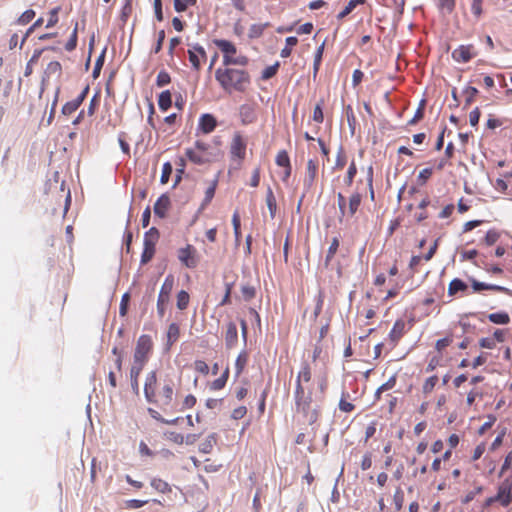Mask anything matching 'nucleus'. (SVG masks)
Wrapping results in <instances>:
<instances>
[{"instance_id": "nucleus-33", "label": "nucleus", "mask_w": 512, "mask_h": 512, "mask_svg": "<svg viewBox=\"0 0 512 512\" xmlns=\"http://www.w3.org/2000/svg\"><path fill=\"white\" fill-rule=\"evenodd\" d=\"M176 305L179 310H185L187 309L189 302H190V296L188 292L185 290H181L178 292L176 297Z\"/></svg>"}, {"instance_id": "nucleus-55", "label": "nucleus", "mask_w": 512, "mask_h": 512, "mask_svg": "<svg viewBox=\"0 0 512 512\" xmlns=\"http://www.w3.org/2000/svg\"><path fill=\"white\" fill-rule=\"evenodd\" d=\"M323 104H324V100L321 99L319 101V103L316 104L314 111H313L312 118L317 123H322L324 120V115H323V110H322Z\"/></svg>"}, {"instance_id": "nucleus-57", "label": "nucleus", "mask_w": 512, "mask_h": 512, "mask_svg": "<svg viewBox=\"0 0 512 512\" xmlns=\"http://www.w3.org/2000/svg\"><path fill=\"white\" fill-rule=\"evenodd\" d=\"M393 500H394L395 509L397 511H400L402 509L403 503H404V493L400 487H398L396 489V491L394 493Z\"/></svg>"}, {"instance_id": "nucleus-36", "label": "nucleus", "mask_w": 512, "mask_h": 512, "mask_svg": "<svg viewBox=\"0 0 512 512\" xmlns=\"http://www.w3.org/2000/svg\"><path fill=\"white\" fill-rule=\"evenodd\" d=\"M148 413L153 419H155L159 422L168 424V425H176L180 419L179 417H177L172 420H167V419L163 418L162 415L157 410H155L153 408H148Z\"/></svg>"}, {"instance_id": "nucleus-59", "label": "nucleus", "mask_w": 512, "mask_h": 512, "mask_svg": "<svg viewBox=\"0 0 512 512\" xmlns=\"http://www.w3.org/2000/svg\"><path fill=\"white\" fill-rule=\"evenodd\" d=\"M35 17V11L32 9H28L23 12L17 20L18 24L25 25L31 22Z\"/></svg>"}, {"instance_id": "nucleus-3", "label": "nucleus", "mask_w": 512, "mask_h": 512, "mask_svg": "<svg viewBox=\"0 0 512 512\" xmlns=\"http://www.w3.org/2000/svg\"><path fill=\"white\" fill-rule=\"evenodd\" d=\"M215 79L220 87L229 94L233 92L244 93L251 84V77L247 70L230 66L217 68Z\"/></svg>"}, {"instance_id": "nucleus-58", "label": "nucleus", "mask_w": 512, "mask_h": 512, "mask_svg": "<svg viewBox=\"0 0 512 512\" xmlns=\"http://www.w3.org/2000/svg\"><path fill=\"white\" fill-rule=\"evenodd\" d=\"M171 82V77L168 72L165 70H162L158 73L156 78V85L158 87H163L165 85H168Z\"/></svg>"}, {"instance_id": "nucleus-13", "label": "nucleus", "mask_w": 512, "mask_h": 512, "mask_svg": "<svg viewBox=\"0 0 512 512\" xmlns=\"http://www.w3.org/2000/svg\"><path fill=\"white\" fill-rule=\"evenodd\" d=\"M408 323L404 319H397L388 334V339L394 348L404 334L411 328V325L407 327Z\"/></svg>"}, {"instance_id": "nucleus-4", "label": "nucleus", "mask_w": 512, "mask_h": 512, "mask_svg": "<svg viewBox=\"0 0 512 512\" xmlns=\"http://www.w3.org/2000/svg\"><path fill=\"white\" fill-rule=\"evenodd\" d=\"M214 44L223 54L224 66H245L248 64V57L245 55H237V48L231 41L225 39H216L214 40Z\"/></svg>"}, {"instance_id": "nucleus-37", "label": "nucleus", "mask_w": 512, "mask_h": 512, "mask_svg": "<svg viewBox=\"0 0 512 512\" xmlns=\"http://www.w3.org/2000/svg\"><path fill=\"white\" fill-rule=\"evenodd\" d=\"M62 73V66L58 61H52L47 65L45 70V74L47 76H56L60 77Z\"/></svg>"}, {"instance_id": "nucleus-7", "label": "nucleus", "mask_w": 512, "mask_h": 512, "mask_svg": "<svg viewBox=\"0 0 512 512\" xmlns=\"http://www.w3.org/2000/svg\"><path fill=\"white\" fill-rule=\"evenodd\" d=\"M153 351V341L150 335H141L136 343L133 361L147 364Z\"/></svg>"}, {"instance_id": "nucleus-38", "label": "nucleus", "mask_w": 512, "mask_h": 512, "mask_svg": "<svg viewBox=\"0 0 512 512\" xmlns=\"http://www.w3.org/2000/svg\"><path fill=\"white\" fill-rule=\"evenodd\" d=\"M463 94L465 96V107H468L474 102L478 94V90L475 87L468 86L463 90Z\"/></svg>"}, {"instance_id": "nucleus-26", "label": "nucleus", "mask_w": 512, "mask_h": 512, "mask_svg": "<svg viewBox=\"0 0 512 512\" xmlns=\"http://www.w3.org/2000/svg\"><path fill=\"white\" fill-rule=\"evenodd\" d=\"M180 336V328L176 323H171L168 327L167 331V344L168 346H172Z\"/></svg>"}, {"instance_id": "nucleus-18", "label": "nucleus", "mask_w": 512, "mask_h": 512, "mask_svg": "<svg viewBox=\"0 0 512 512\" xmlns=\"http://www.w3.org/2000/svg\"><path fill=\"white\" fill-rule=\"evenodd\" d=\"M169 207L170 198L166 194H163L157 199L156 203L154 204V213L160 218H164Z\"/></svg>"}, {"instance_id": "nucleus-6", "label": "nucleus", "mask_w": 512, "mask_h": 512, "mask_svg": "<svg viewBox=\"0 0 512 512\" xmlns=\"http://www.w3.org/2000/svg\"><path fill=\"white\" fill-rule=\"evenodd\" d=\"M175 284V278L172 274L166 276L157 299V314L160 318H163L168 304L170 302L171 293Z\"/></svg>"}, {"instance_id": "nucleus-32", "label": "nucleus", "mask_w": 512, "mask_h": 512, "mask_svg": "<svg viewBox=\"0 0 512 512\" xmlns=\"http://www.w3.org/2000/svg\"><path fill=\"white\" fill-rule=\"evenodd\" d=\"M228 377H229V369L226 368L225 371L222 373V375L211 383V385H210L211 390L217 391V390L223 389L226 385Z\"/></svg>"}, {"instance_id": "nucleus-11", "label": "nucleus", "mask_w": 512, "mask_h": 512, "mask_svg": "<svg viewBox=\"0 0 512 512\" xmlns=\"http://www.w3.org/2000/svg\"><path fill=\"white\" fill-rule=\"evenodd\" d=\"M477 55L475 47L472 44L460 45L452 52V58L458 63H467Z\"/></svg>"}, {"instance_id": "nucleus-30", "label": "nucleus", "mask_w": 512, "mask_h": 512, "mask_svg": "<svg viewBox=\"0 0 512 512\" xmlns=\"http://www.w3.org/2000/svg\"><path fill=\"white\" fill-rule=\"evenodd\" d=\"M361 200L362 197L359 193H353L349 198V207L346 214H348L349 216H353L357 212L361 204Z\"/></svg>"}, {"instance_id": "nucleus-39", "label": "nucleus", "mask_w": 512, "mask_h": 512, "mask_svg": "<svg viewBox=\"0 0 512 512\" xmlns=\"http://www.w3.org/2000/svg\"><path fill=\"white\" fill-rule=\"evenodd\" d=\"M232 225L235 235V241L238 244L241 239V223L239 213L236 211L232 216Z\"/></svg>"}, {"instance_id": "nucleus-1", "label": "nucleus", "mask_w": 512, "mask_h": 512, "mask_svg": "<svg viewBox=\"0 0 512 512\" xmlns=\"http://www.w3.org/2000/svg\"><path fill=\"white\" fill-rule=\"evenodd\" d=\"M328 387L326 376L312 378V370L308 362H303L299 370L294 391L296 412L310 424L317 422L320 416V406Z\"/></svg>"}, {"instance_id": "nucleus-15", "label": "nucleus", "mask_w": 512, "mask_h": 512, "mask_svg": "<svg viewBox=\"0 0 512 512\" xmlns=\"http://www.w3.org/2000/svg\"><path fill=\"white\" fill-rule=\"evenodd\" d=\"M495 499L504 507L508 506L512 500V483L505 481L500 484Z\"/></svg>"}, {"instance_id": "nucleus-31", "label": "nucleus", "mask_w": 512, "mask_h": 512, "mask_svg": "<svg viewBox=\"0 0 512 512\" xmlns=\"http://www.w3.org/2000/svg\"><path fill=\"white\" fill-rule=\"evenodd\" d=\"M285 43V47L280 52L282 58H288L291 55L292 48L298 44V38L295 36L287 37Z\"/></svg>"}, {"instance_id": "nucleus-20", "label": "nucleus", "mask_w": 512, "mask_h": 512, "mask_svg": "<svg viewBox=\"0 0 512 512\" xmlns=\"http://www.w3.org/2000/svg\"><path fill=\"white\" fill-rule=\"evenodd\" d=\"M265 201H266V205L269 210L270 217H271V219H274L276 217V213H277V201H276V197H275L274 192L271 187H268V189L266 191Z\"/></svg>"}, {"instance_id": "nucleus-49", "label": "nucleus", "mask_w": 512, "mask_h": 512, "mask_svg": "<svg viewBox=\"0 0 512 512\" xmlns=\"http://www.w3.org/2000/svg\"><path fill=\"white\" fill-rule=\"evenodd\" d=\"M146 364L133 361L130 368V380L139 379V376Z\"/></svg>"}, {"instance_id": "nucleus-19", "label": "nucleus", "mask_w": 512, "mask_h": 512, "mask_svg": "<svg viewBox=\"0 0 512 512\" xmlns=\"http://www.w3.org/2000/svg\"><path fill=\"white\" fill-rule=\"evenodd\" d=\"M224 338H225L226 347L228 349H230L236 345L237 339H238V332H237L236 324L234 322H229L227 324Z\"/></svg>"}, {"instance_id": "nucleus-48", "label": "nucleus", "mask_w": 512, "mask_h": 512, "mask_svg": "<svg viewBox=\"0 0 512 512\" xmlns=\"http://www.w3.org/2000/svg\"><path fill=\"white\" fill-rule=\"evenodd\" d=\"M216 186H217V181L214 180L210 183L209 187L206 189L205 198L202 203L203 207L206 206L207 204H209L211 202V200L213 199V197L215 195Z\"/></svg>"}, {"instance_id": "nucleus-54", "label": "nucleus", "mask_w": 512, "mask_h": 512, "mask_svg": "<svg viewBox=\"0 0 512 512\" xmlns=\"http://www.w3.org/2000/svg\"><path fill=\"white\" fill-rule=\"evenodd\" d=\"M196 4V0H174V8L177 12L185 11L189 6Z\"/></svg>"}, {"instance_id": "nucleus-14", "label": "nucleus", "mask_w": 512, "mask_h": 512, "mask_svg": "<svg viewBox=\"0 0 512 512\" xmlns=\"http://www.w3.org/2000/svg\"><path fill=\"white\" fill-rule=\"evenodd\" d=\"M239 117L243 125H249L257 120L256 104L245 103L239 107Z\"/></svg>"}, {"instance_id": "nucleus-61", "label": "nucleus", "mask_w": 512, "mask_h": 512, "mask_svg": "<svg viewBox=\"0 0 512 512\" xmlns=\"http://www.w3.org/2000/svg\"><path fill=\"white\" fill-rule=\"evenodd\" d=\"M59 11H60V7H55L52 10H50V12H49V19H48V22H47V25H46L47 28L54 27L58 23V20H59L58 13H59Z\"/></svg>"}, {"instance_id": "nucleus-22", "label": "nucleus", "mask_w": 512, "mask_h": 512, "mask_svg": "<svg viewBox=\"0 0 512 512\" xmlns=\"http://www.w3.org/2000/svg\"><path fill=\"white\" fill-rule=\"evenodd\" d=\"M467 288H468V286L463 280H461L459 278H455L449 283L448 294L450 296H454L456 293H458L460 291L462 292V291L467 290Z\"/></svg>"}, {"instance_id": "nucleus-23", "label": "nucleus", "mask_w": 512, "mask_h": 512, "mask_svg": "<svg viewBox=\"0 0 512 512\" xmlns=\"http://www.w3.org/2000/svg\"><path fill=\"white\" fill-rule=\"evenodd\" d=\"M172 105V95L169 90L160 93L158 97V106L160 110L167 111Z\"/></svg>"}, {"instance_id": "nucleus-12", "label": "nucleus", "mask_w": 512, "mask_h": 512, "mask_svg": "<svg viewBox=\"0 0 512 512\" xmlns=\"http://www.w3.org/2000/svg\"><path fill=\"white\" fill-rule=\"evenodd\" d=\"M188 58L192 68L196 71H199L201 69L202 63L207 59L206 51L200 45H193L188 50Z\"/></svg>"}, {"instance_id": "nucleus-27", "label": "nucleus", "mask_w": 512, "mask_h": 512, "mask_svg": "<svg viewBox=\"0 0 512 512\" xmlns=\"http://www.w3.org/2000/svg\"><path fill=\"white\" fill-rule=\"evenodd\" d=\"M268 27H270L269 22L251 25L249 28V33H248L249 38L254 39V38L261 37L262 34L264 33L265 29Z\"/></svg>"}, {"instance_id": "nucleus-35", "label": "nucleus", "mask_w": 512, "mask_h": 512, "mask_svg": "<svg viewBox=\"0 0 512 512\" xmlns=\"http://www.w3.org/2000/svg\"><path fill=\"white\" fill-rule=\"evenodd\" d=\"M364 3V0H349L348 4L338 14V19H343L348 16L359 4Z\"/></svg>"}, {"instance_id": "nucleus-34", "label": "nucleus", "mask_w": 512, "mask_h": 512, "mask_svg": "<svg viewBox=\"0 0 512 512\" xmlns=\"http://www.w3.org/2000/svg\"><path fill=\"white\" fill-rule=\"evenodd\" d=\"M339 248V239L337 237H334L330 243V246L328 248L326 257H325V265L328 266L337 253V250Z\"/></svg>"}, {"instance_id": "nucleus-50", "label": "nucleus", "mask_w": 512, "mask_h": 512, "mask_svg": "<svg viewBox=\"0 0 512 512\" xmlns=\"http://www.w3.org/2000/svg\"><path fill=\"white\" fill-rule=\"evenodd\" d=\"M100 97H101L100 92H96L94 94V96L91 98L88 109H87V113L89 116L94 115V113L96 112V110L100 104Z\"/></svg>"}, {"instance_id": "nucleus-8", "label": "nucleus", "mask_w": 512, "mask_h": 512, "mask_svg": "<svg viewBox=\"0 0 512 512\" xmlns=\"http://www.w3.org/2000/svg\"><path fill=\"white\" fill-rule=\"evenodd\" d=\"M159 239V232L155 227L150 228L144 235L143 252L141 264L145 265L152 260L156 251V244Z\"/></svg>"}, {"instance_id": "nucleus-40", "label": "nucleus", "mask_w": 512, "mask_h": 512, "mask_svg": "<svg viewBox=\"0 0 512 512\" xmlns=\"http://www.w3.org/2000/svg\"><path fill=\"white\" fill-rule=\"evenodd\" d=\"M346 163H347L346 153H345L344 149L342 147H340L339 150L337 151L334 169L341 170L345 167Z\"/></svg>"}, {"instance_id": "nucleus-52", "label": "nucleus", "mask_w": 512, "mask_h": 512, "mask_svg": "<svg viewBox=\"0 0 512 512\" xmlns=\"http://www.w3.org/2000/svg\"><path fill=\"white\" fill-rule=\"evenodd\" d=\"M241 293L245 301H250L255 297L256 289L249 284L243 285L241 287Z\"/></svg>"}, {"instance_id": "nucleus-24", "label": "nucleus", "mask_w": 512, "mask_h": 512, "mask_svg": "<svg viewBox=\"0 0 512 512\" xmlns=\"http://www.w3.org/2000/svg\"><path fill=\"white\" fill-rule=\"evenodd\" d=\"M472 288L475 292H479L482 290H492V291L503 292L506 290L502 286H498V285H494V284H486V283L478 282L476 280L472 281Z\"/></svg>"}, {"instance_id": "nucleus-60", "label": "nucleus", "mask_w": 512, "mask_h": 512, "mask_svg": "<svg viewBox=\"0 0 512 512\" xmlns=\"http://www.w3.org/2000/svg\"><path fill=\"white\" fill-rule=\"evenodd\" d=\"M438 7L441 11L450 14L455 8V0H439Z\"/></svg>"}, {"instance_id": "nucleus-29", "label": "nucleus", "mask_w": 512, "mask_h": 512, "mask_svg": "<svg viewBox=\"0 0 512 512\" xmlns=\"http://www.w3.org/2000/svg\"><path fill=\"white\" fill-rule=\"evenodd\" d=\"M150 484L157 492L163 494L170 493L172 491L171 486L161 478H153Z\"/></svg>"}, {"instance_id": "nucleus-9", "label": "nucleus", "mask_w": 512, "mask_h": 512, "mask_svg": "<svg viewBox=\"0 0 512 512\" xmlns=\"http://www.w3.org/2000/svg\"><path fill=\"white\" fill-rule=\"evenodd\" d=\"M177 257L179 261L189 269L196 268L200 258L197 249L191 244H187L185 247L178 249Z\"/></svg>"}, {"instance_id": "nucleus-47", "label": "nucleus", "mask_w": 512, "mask_h": 512, "mask_svg": "<svg viewBox=\"0 0 512 512\" xmlns=\"http://www.w3.org/2000/svg\"><path fill=\"white\" fill-rule=\"evenodd\" d=\"M172 171H173L172 164L170 162H165L162 166V173H161V177H160V182L162 184L168 183L169 178L172 174Z\"/></svg>"}, {"instance_id": "nucleus-10", "label": "nucleus", "mask_w": 512, "mask_h": 512, "mask_svg": "<svg viewBox=\"0 0 512 512\" xmlns=\"http://www.w3.org/2000/svg\"><path fill=\"white\" fill-rule=\"evenodd\" d=\"M246 146V141L242 135L240 133L234 134L230 145L231 158L242 162L246 156Z\"/></svg>"}, {"instance_id": "nucleus-51", "label": "nucleus", "mask_w": 512, "mask_h": 512, "mask_svg": "<svg viewBox=\"0 0 512 512\" xmlns=\"http://www.w3.org/2000/svg\"><path fill=\"white\" fill-rule=\"evenodd\" d=\"M357 173V167L354 161H352L348 167L346 177L344 182L347 186H351L354 180V177Z\"/></svg>"}, {"instance_id": "nucleus-2", "label": "nucleus", "mask_w": 512, "mask_h": 512, "mask_svg": "<svg viewBox=\"0 0 512 512\" xmlns=\"http://www.w3.org/2000/svg\"><path fill=\"white\" fill-rule=\"evenodd\" d=\"M174 389L175 383L172 378L166 376L159 382L156 371H151L146 375L144 383L146 401L157 405L163 411L172 408Z\"/></svg>"}, {"instance_id": "nucleus-25", "label": "nucleus", "mask_w": 512, "mask_h": 512, "mask_svg": "<svg viewBox=\"0 0 512 512\" xmlns=\"http://www.w3.org/2000/svg\"><path fill=\"white\" fill-rule=\"evenodd\" d=\"M490 322L499 325H506L510 322V316L507 312H495L488 315Z\"/></svg>"}, {"instance_id": "nucleus-17", "label": "nucleus", "mask_w": 512, "mask_h": 512, "mask_svg": "<svg viewBox=\"0 0 512 512\" xmlns=\"http://www.w3.org/2000/svg\"><path fill=\"white\" fill-rule=\"evenodd\" d=\"M217 126L216 118L209 113L202 114L198 122V130L204 134H209L215 130Z\"/></svg>"}, {"instance_id": "nucleus-56", "label": "nucleus", "mask_w": 512, "mask_h": 512, "mask_svg": "<svg viewBox=\"0 0 512 512\" xmlns=\"http://www.w3.org/2000/svg\"><path fill=\"white\" fill-rule=\"evenodd\" d=\"M424 108H425V101L422 100L419 107L417 108L413 118L411 120H409V122H408L409 125H415L416 123H418L420 120L423 119Z\"/></svg>"}, {"instance_id": "nucleus-44", "label": "nucleus", "mask_w": 512, "mask_h": 512, "mask_svg": "<svg viewBox=\"0 0 512 512\" xmlns=\"http://www.w3.org/2000/svg\"><path fill=\"white\" fill-rule=\"evenodd\" d=\"M275 162L280 167H288L291 165L289 155L285 150H281L277 153Z\"/></svg>"}, {"instance_id": "nucleus-42", "label": "nucleus", "mask_w": 512, "mask_h": 512, "mask_svg": "<svg viewBox=\"0 0 512 512\" xmlns=\"http://www.w3.org/2000/svg\"><path fill=\"white\" fill-rule=\"evenodd\" d=\"M80 105L81 104L76 99L68 101L62 107V114L69 116L73 114L80 107Z\"/></svg>"}, {"instance_id": "nucleus-41", "label": "nucleus", "mask_w": 512, "mask_h": 512, "mask_svg": "<svg viewBox=\"0 0 512 512\" xmlns=\"http://www.w3.org/2000/svg\"><path fill=\"white\" fill-rule=\"evenodd\" d=\"M438 380L439 379L436 375H433V376L427 378L422 386L423 393L426 395L430 394L434 390L435 386L437 385Z\"/></svg>"}, {"instance_id": "nucleus-63", "label": "nucleus", "mask_w": 512, "mask_h": 512, "mask_svg": "<svg viewBox=\"0 0 512 512\" xmlns=\"http://www.w3.org/2000/svg\"><path fill=\"white\" fill-rule=\"evenodd\" d=\"M279 63H275L271 66L266 67L262 72V79L268 80L272 78L278 71Z\"/></svg>"}, {"instance_id": "nucleus-43", "label": "nucleus", "mask_w": 512, "mask_h": 512, "mask_svg": "<svg viewBox=\"0 0 512 512\" xmlns=\"http://www.w3.org/2000/svg\"><path fill=\"white\" fill-rule=\"evenodd\" d=\"M77 41H78V23L75 24V27L72 31L70 39L68 40V42L65 45V49L67 51H73L77 46Z\"/></svg>"}, {"instance_id": "nucleus-53", "label": "nucleus", "mask_w": 512, "mask_h": 512, "mask_svg": "<svg viewBox=\"0 0 512 512\" xmlns=\"http://www.w3.org/2000/svg\"><path fill=\"white\" fill-rule=\"evenodd\" d=\"M432 174H433L432 168H425V169L421 170L417 176L418 185L423 186L424 184H426V182L432 176Z\"/></svg>"}, {"instance_id": "nucleus-46", "label": "nucleus", "mask_w": 512, "mask_h": 512, "mask_svg": "<svg viewBox=\"0 0 512 512\" xmlns=\"http://www.w3.org/2000/svg\"><path fill=\"white\" fill-rule=\"evenodd\" d=\"M500 238V233L496 229H490L487 231L485 237H484V243L487 246H491L495 244L498 239Z\"/></svg>"}, {"instance_id": "nucleus-45", "label": "nucleus", "mask_w": 512, "mask_h": 512, "mask_svg": "<svg viewBox=\"0 0 512 512\" xmlns=\"http://www.w3.org/2000/svg\"><path fill=\"white\" fill-rule=\"evenodd\" d=\"M248 361V356L246 352H242L238 355L236 361H235V368H236V374L240 375L246 366Z\"/></svg>"}, {"instance_id": "nucleus-5", "label": "nucleus", "mask_w": 512, "mask_h": 512, "mask_svg": "<svg viewBox=\"0 0 512 512\" xmlns=\"http://www.w3.org/2000/svg\"><path fill=\"white\" fill-rule=\"evenodd\" d=\"M185 156L188 161L195 165H205L212 161L210 145L204 141H195L192 147L185 149Z\"/></svg>"}, {"instance_id": "nucleus-62", "label": "nucleus", "mask_w": 512, "mask_h": 512, "mask_svg": "<svg viewBox=\"0 0 512 512\" xmlns=\"http://www.w3.org/2000/svg\"><path fill=\"white\" fill-rule=\"evenodd\" d=\"M396 384L395 377L389 378L385 383H383L376 391V397L379 398L380 394L384 391L392 389Z\"/></svg>"}, {"instance_id": "nucleus-21", "label": "nucleus", "mask_w": 512, "mask_h": 512, "mask_svg": "<svg viewBox=\"0 0 512 512\" xmlns=\"http://www.w3.org/2000/svg\"><path fill=\"white\" fill-rule=\"evenodd\" d=\"M217 443V435L212 433L200 444L199 451L204 454H209Z\"/></svg>"}, {"instance_id": "nucleus-16", "label": "nucleus", "mask_w": 512, "mask_h": 512, "mask_svg": "<svg viewBox=\"0 0 512 512\" xmlns=\"http://www.w3.org/2000/svg\"><path fill=\"white\" fill-rule=\"evenodd\" d=\"M317 172H318V161L314 160V159H309L307 162L306 174L303 179V184L307 190H309L313 186L314 181L317 176Z\"/></svg>"}, {"instance_id": "nucleus-28", "label": "nucleus", "mask_w": 512, "mask_h": 512, "mask_svg": "<svg viewBox=\"0 0 512 512\" xmlns=\"http://www.w3.org/2000/svg\"><path fill=\"white\" fill-rule=\"evenodd\" d=\"M325 48V42H323L316 50L314 55V63H313V78L315 79L317 77V74L320 69V65L322 62V57L324 53Z\"/></svg>"}, {"instance_id": "nucleus-64", "label": "nucleus", "mask_w": 512, "mask_h": 512, "mask_svg": "<svg viewBox=\"0 0 512 512\" xmlns=\"http://www.w3.org/2000/svg\"><path fill=\"white\" fill-rule=\"evenodd\" d=\"M453 342L452 336H447L445 338L439 339L436 341L435 348L441 353L446 347H448Z\"/></svg>"}]
</instances>
